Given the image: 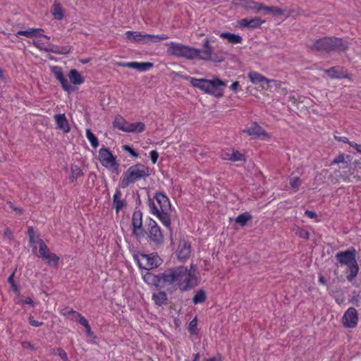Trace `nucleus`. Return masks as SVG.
<instances>
[{"label":"nucleus","instance_id":"1","mask_svg":"<svg viewBox=\"0 0 361 361\" xmlns=\"http://www.w3.org/2000/svg\"><path fill=\"white\" fill-rule=\"evenodd\" d=\"M196 269L193 264L190 268L179 266L168 269L161 274L162 285L173 290H188L197 284Z\"/></svg>","mask_w":361,"mask_h":361},{"label":"nucleus","instance_id":"2","mask_svg":"<svg viewBox=\"0 0 361 361\" xmlns=\"http://www.w3.org/2000/svg\"><path fill=\"white\" fill-rule=\"evenodd\" d=\"M147 204L150 214L154 215L166 228H170L171 204L167 195L163 192H156L152 198H149Z\"/></svg>","mask_w":361,"mask_h":361},{"label":"nucleus","instance_id":"3","mask_svg":"<svg viewBox=\"0 0 361 361\" xmlns=\"http://www.w3.org/2000/svg\"><path fill=\"white\" fill-rule=\"evenodd\" d=\"M349 43L341 37H324L319 38L310 46L312 51L329 54L333 51L343 52L348 49Z\"/></svg>","mask_w":361,"mask_h":361},{"label":"nucleus","instance_id":"4","mask_svg":"<svg viewBox=\"0 0 361 361\" xmlns=\"http://www.w3.org/2000/svg\"><path fill=\"white\" fill-rule=\"evenodd\" d=\"M149 175V168L147 166L140 163L133 164L123 172L120 181V187L126 188L139 180H145Z\"/></svg>","mask_w":361,"mask_h":361},{"label":"nucleus","instance_id":"5","mask_svg":"<svg viewBox=\"0 0 361 361\" xmlns=\"http://www.w3.org/2000/svg\"><path fill=\"white\" fill-rule=\"evenodd\" d=\"M190 82L194 87L217 98L223 97L224 90L222 87L226 86V82L218 78H215L213 80L190 78Z\"/></svg>","mask_w":361,"mask_h":361},{"label":"nucleus","instance_id":"6","mask_svg":"<svg viewBox=\"0 0 361 361\" xmlns=\"http://www.w3.org/2000/svg\"><path fill=\"white\" fill-rule=\"evenodd\" d=\"M168 47L167 54L178 58H184L189 60L196 59L200 57L201 50L190 47L183 44L170 42L166 44Z\"/></svg>","mask_w":361,"mask_h":361},{"label":"nucleus","instance_id":"7","mask_svg":"<svg viewBox=\"0 0 361 361\" xmlns=\"http://www.w3.org/2000/svg\"><path fill=\"white\" fill-rule=\"evenodd\" d=\"M147 226L146 235L149 241L156 245H160L164 242V235L157 223L151 217L147 216L145 219Z\"/></svg>","mask_w":361,"mask_h":361},{"label":"nucleus","instance_id":"8","mask_svg":"<svg viewBox=\"0 0 361 361\" xmlns=\"http://www.w3.org/2000/svg\"><path fill=\"white\" fill-rule=\"evenodd\" d=\"M39 243V253L40 257L46 261L49 266L57 267L59 262V257L54 253L49 252L44 241L39 238L38 240Z\"/></svg>","mask_w":361,"mask_h":361},{"label":"nucleus","instance_id":"9","mask_svg":"<svg viewBox=\"0 0 361 361\" xmlns=\"http://www.w3.org/2000/svg\"><path fill=\"white\" fill-rule=\"evenodd\" d=\"M98 159L101 164L107 169L118 166L116 157L106 147H103L99 150Z\"/></svg>","mask_w":361,"mask_h":361},{"label":"nucleus","instance_id":"10","mask_svg":"<svg viewBox=\"0 0 361 361\" xmlns=\"http://www.w3.org/2000/svg\"><path fill=\"white\" fill-rule=\"evenodd\" d=\"M138 264L140 268L150 270L159 267L161 264V259L157 254H142Z\"/></svg>","mask_w":361,"mask_h":361},{"label":"nucleus","instance_id":"11","mask_svg":"<svg viewBox=\"0 0 361 361\" xmlns=\"http://www.w3.org/2000/svg\"><path fill=\"white\" fill-rule=\"evenodd\" d=\"M358 323L357 311L354 307H349L342 317V324L345 328L354 329Z\"/></svg>","mask_w":361,"mask_h":361},{"label":"nucleus","instance_id":"12","mask_svg":"<svg viewBox=\"0 0 361 361\" xmlns=\"http://www.w3.org/2000/svg\"><path fill=\"white\" fill-rule=\"evenodd\" d=\"M243 132L251 136L252 139L262 137L263 140H268L271 137L270 133L266 132L265 130L257 123H253L251 126L243 130Z\"/></svg>","mask_w":361,"mask_h":361},{"label":"nucleus","instance_id":"13","mask_svg":"<svg viewBox=\"0 0 361 361\" xmlns=\"http://www.w3.org/2000/svg\"><path fill=\"white\" fill-rule=\"evenodd\" d=\"M355 254L356 251L353 248L351 250L337 252L336 258L341 264L347 265L348 267L356 262Z\"/></svg>","mask_w":361,"mask_h":361},{"label":"nucleus","instance_id":"14","mask_svg":"<svg viewBox=\"0 0 361 361\" xmlns=\"http://www.w3.org/2000/svg\"><path fill=\"white\" fill-rule=\"evenodd\" d=\"M51 71L56 80L60 82L64 91L71 92L73 90V87L64 76L62 68L61 66H54L51 67Z\"/></svg>","mask_w":361,"mask_h":361},{"label":"nucleus","instance_id":"15","mask_svg":"<svg viewBox=\"0 0 361 361\" xmlns=\"http://www.w3.org/2000/svg\"><path fill=\"white\" fill-rule=\"evenodd\" d=\"M191 254V244L189 241L183 239L178 243V247L176 251L177 257L180 261H185L188 259Z\"/></svg>","mask_w":361,"mask_h":361},{"label":"nucleus","instance_id":"16","mask_svg":"<svg viewBox=\"0 0 361 361\" xmlns=\"http://www.w3.org/2000/svg\"><path fill=\"white\" fill-rule=\"evenodd\" d=\"M117 65L121 67H126L129 68L136 69L140 72H144L149 70L153 67V63L150 62H118Z\"/></svg>","mask_w":361,"mask_h":361},{"label":"nucleus","instance_id":"17","mask_svg":"<svg viewBox=\"0 0 361 361\" xmlns=\"http://www.w3.org/2000/svg\"><path fill=\"white\" fill-rule=\"evenodd\" d=\"M216 41V39L215 37H212L211 39L205 38L202 42V47L204 49L202 51L201 50L200 57H198L197 59L204 61H209L213 54V49L210 45V42H214Z\"/></svg>","mask_w":361,"mask_h":361},{"label":"nucleus","instance_id":"18","mask_svg":"<svg viewBox=\"0 0 361 361\" xmlns=\"http://www.w3.org/2000/svg\"><path fill=\"white\" fill-rule=\"evenodd\" d=\"M54 118L57 129L63 133H68L71 131V127L65 114H55Z\"/></svg>","mask_w":361,"mask_h":361},{"label":"nucleus","instance_id":"19","mask_svg":"<svg viewBox=\"0 0 361 361\" xmlns=\"http://www.w3.org/2000/svg\"><path fill=\"white\" fill-rule=\"evenodd\" d=\"M126 206V202L122 198V192L119 189H116L113 195V208L118 214L121 209Z\"/></svg>","mask_w":361,"mask_h":361},{"label":"nucleus","instance_id":"20","mask_svg":"<svg viewBox=\"0 0 361 361\" xmlns=\"http://www.w3.org/2000/svg\"><path fill=\"white\" fill-rule=\"evenodd\" d=\"M42 31V29H41V28H37V29L29 28L26 30H19L16 35H23L27 37H39L49 40L50 37L46 35L42 34L41 33Z\"/></svg>","mask_w":361,"mask_h":361},{"label":"nucleus","instance_id":"21","mask_svg":"<svg viewBox=\"0 0 361 361\" xmlns=\"http://www.w3.org/2000/svg\"><path fill=\"white\" fill-rule=\"evenodd\" d=\"M126 38L130 42H143L145 43V34L138 31H126Z\"/></svg>","mask_w":361,"mask_h":361},{"label":"nucleus","instance_id":"22","mask_svg":"<svg viewBox=\"0 0 361 361\" xmlns=\"http://www.w3.org/2000/svg\"><path fill=\"white\" fill-rule=\"evenodd\" d=\"M248 78L253 84H258L261 82H266L269 84L271 82L274 81V80H269L263 75L256 71H251L248 73Z\"/></svg>","mask_w":361,"mask_h":361},{"label":"nucleus","instance_id":"23","mask_svg":"<svg viewBox=\"0 0 361 361\" xmlns=\"http://www.w3.org/2000/svg\"><path fill=\"white\" fill-rule=\"evenodd\" d=\"M219 36L223 39H227L228 43L231 44H240L243 42V38L241 36L233 33L224 32H221Z\"/></svg>","mask_w":361,"mask_h":361},{"label":"nucleus","instance_id":"24","mask_svg":"<svg viewBox=\"0 0 361 361\" xmlns=\"http://www.w3.org/2000/svg\"><path fill=\"white\" fill-rule=\"evenodd\" d=\"M143 280L147 283L153 286H159V283H162L161 274H159V275H155L151 272H147L143 276Z\"/></svg>","mask_w":361,"mask_h":361},{"label":"nucleus","instance_id":"25","mask_svg":"<svg viewBox=\"0 0 361 361\" xmlns=\"http://www.w3.org/2000/svg\"><path fill=\"white\" fill-rule=\"evenodd\" d=\"M68 76L71 83L73 85H79L85 82L83 77L76 69H71Z\"/></svg>","mask_w":361,"mask_h":361},{"label":"nucleus","instance_id":"26","mask_svg":"<svg viewBox=\"0 0 361 361\" xmlns=\"http://www.w3.org/2000/svg\"><path fill=\"white\" fill-rule=\"evenodd\" d=\"M63 315L70 320L78 322L80 324L82 319H86L80 313L73 309H67L63 312Z\"/></svg>","mask_w":361,"mask_h":361},{"label":"nucleus","instance_id":"27","mask_svg":"<svg viewBox=\"0 0 361 361\" xmlns=\"http://www.w3.org/2000/svg\"><path fill=\"white\" fill-rule=\"evenodd\" d=\"M143 215L141 211L135 210L133 213L131 224H132V230L135 228H139L140 225L143 222L142 219Z\"/></svg>","mask_w":361,"mask_h":361},{"label":"nucleus","instance_id":"28","mask_svg":"<svg viewBox=\"0 0 361 361\" xmlns=\"http://www.w3.org/2000/svg\"><path fill=\"white\" fill-rule=\"evenodd\" d=\"M129 124V122L126 121L122 116H116L114 121V127L126 133L128 132L127 128Z\"/></svg>","mask_w":361,"mask_h":361},{"label":"nucleus","instance_id":"29","mask_svg":"<svg viewBox=\"0 0 361 361\" xmlns=\"http://www.w3.org/2000/svg\"><path fill=\"white\" fill-rule=\"evenodd\" d=\"M145 43L148 42H154L157 43L162 40H165L169 38V37L166 34H161V35H149V34H145Z\"/></svg>","mask_w":361,"mask_h":361},{"label":"nucleus","instance_id":"30","mask_svg":"<svg viewBox=\"0 0 361 361\" xmlns=\"http://www.w3.org/2000/svg\"><path fill=\"white\" fill-rule=\"evenodd\" d=\"M152 298L154 303L159 306L166 304L167 301V295L164 291L153 293Z\"/></svg>","mask_w":361,"mask_h":361},{"label":"nucleus","instance_id":"31","mask_svg":"<svg viewBox=\"0 0 361 361\" xmlns=\"http://www.w3.org/2000/svg\"><path fill=\"white\" fill-rule=\"evenodd\" d=\"M145 129V125L142 122L130 123L128 126L127 133H142Z\"/></svg>","mask_w":361,"mask_h":361},{"label":"nucleus","instance_id":"32","mask_svg":"<svg viewBox=\"0 0 361 361\" xmlns=\"http://www.w3.org/2000/svg\"><path fill=\"white\" fill-rule=\"evenodd\" d=\"M259 2L254 1L252 0H242L240 5L246 9L253 10L255 12H259V8L260 6Z\"/></svg>","mask_w":361,"mask_h":361},{"label":"nucleus","instance_id":"33","mask_svg":"<svg viewBox=\"0 0 361 361\" xmlns=\"http://www.w3.org/2000/svg\"><path fill=\"white\" fill-rule=\"evenodd\" d=\"M349 273L347 274L346 278L348 281H352L357 275L359 271V267L357 262H355L352 264L348 267Z\"/></svg>","mask_w":361,"mask_h":361},{"label":"nucleus","instance_id":"34","mask_svg":"<svg viewBox=\"0 0 361 361\" xmlns=\"http://www.w3.org/2000/svg\"><path fill=\"white\" fill-rule=\"evenodd\" d=\"M147 226L146 224H143V222L140 225L139 228L133 229L132 233L138 240H142L146 236Z\"/></svg>","mask_w":361,"mask_h":361},{"label":"nucleus","instance_id":"35","mask_svg":"<svg viewBox=\"0 0 361 361\" xmlns=\"http://www.w3.org/2000/svg\"><path fill=\"white\" fill-rule=\"evenodd\" d=\"M206 299H207L206 292L202 289H200L195 293V295L193 296L192 302L195 305L202 304L206 301Z\"/></svg>","mask_w":361,"mask_h":361},{"label":"nucleus","instance_id":"36","mask_svg":"<svg viewBox=\"0 0 361 361\" xmlns=\"http://www.w3.org/2000/svg\"><path fill=\"white\" fill-rule=\"evenodd\" d=\"M51 13L54 16V18L59 20H62L64 16L62 7L59 4L56 3H55L52 6Z\"/></svg>","mask_w":361,"mask_h":361},{"label":"nucleus","instance_id":"37","mask_svg":"<svg viewBox=\"0 0 361 361\" xmlns=\"http://www.w3.org/2000/svg\"><path fill=\"white\" fill-rule=\"evenodd\" d=\"M325 73L333 78H341L343 77L342 74V70L340 67H331L329 69L325 70Z\"/></svg>","mask_w":361,"mask_h":361},{"label":"nucleus","instance_id":"38","mask_svg":"<svg viewBox=\"0 0 361 361\" xmlns=\"http://www.w3.org/2000/svg\"><path fill=\"white\" fill-rule=\"evenodd\" d=\"M33 44L41 50L47 51H51L50 49L51 44L49 43V40L47 39H46V42H44L42 39H35L33 40Z\"/></svg>","mask_w":361,"mask_h":361},{"label":"nucleus","instance_id":"39","mask_svg":"<svg viewBox=\"0 0 361 361\" xmlns=\"http://www.w3.org/2000/svg\"><path fill=\"white\" fill-rule=\"evenodd\" d=\"M252 219V216L248 212H245L239 214L236 219L235 222L241 226H245L246 223Z\"/></svg>","mask_w":361,"mask_h":361},{"label":"nucleus","instance_id":"40","mask_svg":"<svg viewBox=\"0 0 361 361\" xmlns=\"http://www.w3.org/2000/svg\"><path fill=\"white\" fill-rule=\"evenodd\" d=\"M71 175L70 178L71 180V182L76 180L79 177H80L83 175L82 171L78 166H71Z\"/></svg>","mask_w":361,"mask_h":361},{"label":"nucleus","instance_id":"41","mask_svg":"<svg viewBox=\"0 0 361 361\" xmlns=\"http://www.w3.org/2000/svg\"><path fill=\"white\" fill-rule=\"evenodd\" d=\"M86 137L91 145L96 148L99 146V141L97 137L92 133L90 129H86Z\"/></svg>","mask_w":361,"mask_h":361},{"label":"nucleus","instance_id":"42","mask_svg":"<svg viewBox=\"0 0 361 361\" xmlns=\"http://www.w3.org/2000/svg\"><path fill=\"white\" fill-rule=\"evenodd\" d=\"M342 164L341 168L346 169L348 168L349 164L347 161H345V154H339L331 162V164Z\"/></svg>","mask_w":361,"mask_h":361},{"label":"nucleus","instance_id":"43","mask_svg":"<svg viewBox=\"0 0 361 361\" xmlns=\"http://www.w3.org/2000/svg\"><path fill=\"white\" fill-rule=\"evenodd\" d=\"M289 184L293 191L297 192L302 184V180L299 177H291L289 180Z\"/></svg>","mask_w":361,"mask_h":361},{"label":"nucleus","instance_id":"44","mask_svg":"<svg viewBox=\"0 0 361 361\" xmlns=\"http://www.w3.org/2000/svg\"><path fill=\"white\" fill-rule=\"evenodd\" d=\"M225 158L228 159L229 161H241L244 159V154L238 150H233V152L231 153V156L225 157Z\"/></svg>","mask_w":361,"mask_h":361},{"label":"nucleus","instance_id":"45","mask_svg":"<svg viewBox=\"0 0 361 361\" xmlns=\"http://www.w3.org/2000/svg\"><path fill=\"white\" fill-rule=\"evenodd\" d=\"M188 331L190 335H197V319L195 317L192 319L188 326Z\"/></svg>","mask_w":361,"mask_h":361},{"label":"nucleus","instance_id":"46","mask_svg":"<svg viewBox=\"0 0 361 361\" xmlns=\"http://www.w3.org/2000/svg\"><path fill=\"white\" fill-rule=\"evenodd\" d=\"M264 22H265V20H262L261 18H258V17L250 19V28H252V29L258 28Z\"/></svg>","mask_w":361,"mask_h":361},{"label":"nucleus","instance_id":"47","mask_svg":"<svg viewBox=\"0 0 361 361\" xmlns=\"http://www.w3.org/2000/svg\"><path fill=\"white\" fill-rule=\"evenodd\" d=\"M80 324L85 328L86 336L88 337H92L93 332L91 329V326H90L88 321L87 320V319H82Z\"/></svg>","mask_w":361,"mask_h":361},{"label":"nucleus","instance_id":"48","mask_svg":"<svg viewBox=\"0 0 361 361\" xmlns=\"http://www.w3.org/2000/svg\"><path fill=\"white\" fill-rule=\"evenodd\" d=\"M296 235L300 238L307 240L310 238V233L303 228H298L296 231Z\"/></svg>","mask_w":361,"mask_h":361},{"label":"nucleus","instance_id":"49","mask_svg":"<svg viewBox=\"0 0 361 361\" xmlns=\"http://www.w3.org/2000/svg\"><path fill=\"white\" fill-rule=\"evenodd\" d=\"M270 13L274 16H281L285 14V10L278 7L271 6Z\"/></svg>","mask_w":361,"mask_h":361},{"label":"nucleus","instance_id":"50","mask_svg":"<svg viewBox=\"0 0 361 361\" xmlns=\"http://www.w3.org/2000/svg\"><path fill=\"white\" fill-rule=\"evenodd\" d=\"M122 148L125 152H128L133 157L137 158L139 157V154L135 152L130 145H123Z\"/></svg>","mask_w":361,"mask_h":361},{"label":"nucleus","instance_id":"51","mask_svg":"<svg viewBox=\"0 0 361 361\" xmlns=\"http://www.w3.org/2000/svg\"><path fill=\"white\" fill-rule=\"evenodd\" d=\"M149 157H150V160H151L152 163L153 164H154L157 163V161L158 160L159 153L156 150H152L149 152Z\"/></svg>","mask_w":361,"mask_h":361},{"label":"nucleus","instance_id":"52","mask_svg":"<svg viewBox=\"0 0 361 361\" xmlns=\"http://www.w3.org/2000/svg\"><path fill=\"white\" fill-rule=\"evenodd\" d=\"M71 51V48L68 46L63 47L61 48V50L57 48L56 50H52L51 51L56 53V54H66L69 53Z\"/></svg>","mask_w":361,"mask_h":361},{"label":"nucleus","instance_id":"53","mask_svg":"<svg viewBox=\"0 0 361 361\" xmlns=\"http://www.w3.org/2000/svg\"><path fill=\"white\" fill-rule=\"evenodd\" d=\"M57 354L63 361H68L67 353L63 348H59L57 349Z\"/></svg>","mask_w":361,"mask_h":361},{"label":"nucleus","instance_id":"54","mask_svg":"<svg viewBox=\"0 0 361 361\" xmlns=\"http://www.w3.org/2000/svg\"><path fill=\"white\" fill-rule=\"evenodd\" d=\"M29 323L31 326H35V327H38L43 324L42 322H39L37 320H35L32 315H30L29 317Z\"/></svg>","mask_w":361,"mask_h":361},{"label":"nucleus","instance_id":"55","mask_svg":"<svg viewBox=\"0 0 361 361\" xmlns=\"http://www.w3.org/2000/svg\"><path fill=\"white\" fill-rule=\"evenodd\" d=\"M334 139L336 141L341 142H343V143H347L348 145H349V142H350V141L348 140V138L347 137H345V136L334 135Z\"/></svg>","mask_w":361,"mask_h":361},{"label":"nucleus","instance_id":"56","mask_svg":"<svg viewBox=\"0 0 361 361\" xmlns=\"http://www.w3.org/2000/svg\"><path fill=\"white\" fill-rule=\"evenodd\" d=\"M230 89L235 93L238 92L240 90L239 82L238 81L233 82L230 86Z\"/></svg>","mask_w":361,"mask_h":361},{"label":"nucleus","instance_id":"57","mask_svg":"<svg viewBox=\"0 0 361 361\" xmlns=\"http://www.w3.org/2000/svg\"><path fill=\"white\" fill-rule=\"evenodd\" d=\"M19 303H20L22 305H24V304L30 305L32 307L35 305L32 299L30 297H27L25 299L22 300L20 302H19Z\"/></svg>","mask_w":361,"mask_h":361},{"label":"nucleus","instance_id":"58","mask_svg":"<svg viewBox=\"0 0 361 361\" xmlns=\"http://www.w3.org/2000/svg\"><path fill=\"white\" fill-rule=\"evenodd\" d=\"M335 174L336 176L339 177L343 181H348L349 177L348 175H342L340 171H335Z\"/></svg>","mask_w":361,"mask_h":361},{"label":"nucleus","instance_id":"59","mask_svg":"<svg viewBox=\"0 0 361 361\" xmlns=\"http://www.w3.org/2000/svg\"><path fill=\"white\" fill-rule=\"evenodd\" d=\"M349 145L352 147L353 149H355L357 152L361 154V145H358L357 143L355 142H349Z\"/></svg>","mask_w":361,"mask_h":361},{"label":"nucleus","instance_id":"60","mask_svg":"<svg viewBox=\"0 0 361 361\" xmlns=\"http://www.w3.org/2000/svg\"><path fill=\"white\" fill-rule=\"evenodd\" d=\"M4 235L5 237L8 238V239L13 238V232L9 228H6L4 232Z\"/></svg>","mask_w":361,"mask_h":361},{"label":"nucleus","instance_id":"61","mask_svg":"<svg viewBox=\"0 0 361 361\" xmlns=\"http://www.w3.org/2000/svg\"><path fill=\"white\" fill-rule=\"evenodd\" d=\"M239 24L241 26L250 27V19L243 18L239 21Z\"/></svg>","mask_w":361,"mask_h":361},{"label":"nucleus","instance_id":"62","mask_svg":"<svg viewBox=\"0 0 361 361\" xmlns=\"http://www.w3.org/2000/svg\"><path fill=\"white\" fill-rule=\"evenodd\" d=\"M305 215L310 219H314L317 217V214L314 211L306 210Z\"/></svg>","mask_w":361,"mask_h":361},{"label":"nucleus","instance_id":"63","mask_svg":"<svg viewBox=\"0 0 361 361\" xmlns=\"http://www.w3.org/2000/svg\"><path fill=\"white\" fill-rule=\"evenodd\" d=\"M206 361H223V357L221 354H217L214 357H209Z\"/></svg>","mask_w":361,"mask_h":361},{"label":"nucleus","instance_id":"64","mask_svg":"<svg viewBox=\"0 0 361 361\" xmlns=\"http://www.w3.org/2000/svg\"><path fill=\"white\" fill-rule=\"evenodd\" d=\"M270 10H271V7L267 6L262 3L260 4V6L259 8V11H263L265 13H270Z\"/></svg>","mask_w":361,"mask_h":361}]
</instances>
